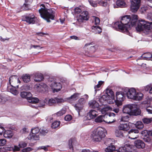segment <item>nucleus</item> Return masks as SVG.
I'll return each mask as SVG.
<instances>
[{"instance_id": "obj_55", "label": "nucleus", "mask_w": 152, "mask_h": 152, "mask_svg": "<svg viewBox=\"0 0 152 152\" xmlns=\"http://www.w3.org/2000/svg\"><path fill=\"white\" fill-rule=\"evenodd\" d=\"M27 144L25 142H21L19 144L20 148H23L26 146Z\"/></svg>"}, {"instance_id": "obj_50", "label": "nucleus", "mask_w": 152, "mask_h": 152, "mask_svg": "<svg viewBox=\"0 0 152 152\" xmlns=\"http://www.w3.org/2000/svg\"><path fill=\"white\" fill-rule=\"evenodd\" d=\"M121 130H117L115 131V135L116 137H120L123 136V134L120 131Z\"/></svg>"}, {"instance_id": "obj_46", "label": "nucleus", "mask_w": 152, "mask_h": 152, "mask_svg": "<svg viewBox=\"0 0 152 152\" xmlns=\"http://www.w3.org/2000/svg\"><path fill=\"white\" fill-rule=\"evenodd\" d=\"M66 112V110L65 108L59 111L58 112L56 113V115L57 116H59L63 115L64 114H65Z\"/></svg>"}, {"instance_id": "obj_10", "label": "nucleus", "mask_w": 152, "mask_h": 152, "mask_svg": "<svg viewBox=\"0 0 152 152\" xmlns=\"http://www.w3.org/2000/svg\"><path fill=\"white\" fill-rule=\"evenodd\" d=\"M107 118V115L106 114L104 115H101L98 116L95 119V121L97 123H102L103 122L108 124H110L113 122L115 120H113L112 121L107 120L106 118Z\"/></svg>"}, {"instance_id": "obj_38", "label": "nucleus", "mask_w": 152, "mask_h": 152, "mask_svg": "<svg viewBox=\"0 0 152 152\" xmlns=\"http://www.w3.org/2000/svg\"><path fill=\"white\" fill-rule=\"evenodd\" d=\"M136 127L139 129H142L144 126V125L142 122L141 121H138L135 124Z\"/></svg>"}, {"instance_id": "obj_53", "label": "nucleus", "mask_w": 152, "mask_h": 152, "mask_svg": "<svg viewBox=\"0 0 152 152\" xmlns=\"http://www.w3.org/2000/svg\"><path fill=\"white\" fill-rule=\"evenodd\" d=\"M6 142V140L4 139H0V146H3L5 145Z\"/></svg>"}, {"instance_id": "obj_14", "label": "nucleus", "mask_w": 152, "mask_h": 152, "mask_svg": "<svg viewBox=\"0 0 152 152\" xmlns=\"http://www.w3.org/2000/svg\"><path fill=\"white\" fill-rule=\"evenodd\" d=\"M37 20L36 17H35L34 15L29 14L25 17V21L29 24H34Z\"/></svg>"}, {"instance_id": "obj_24", "label": "nucleus", "mask_w": 152, "mask_h": 152, "mask_svg": "<svg viewBox=\"0 0 152 152\" xmlns=\"http://www.w3.org/2000/svg\"><path fill=\"white\" fill-rule=\"evenodd\" d=\"M92 28V32L95 34H99L102 31V29L99 26H94Z\"/></svg>"}, {"instance_id": "obj_62", "label": "nucleus", "mask_w": 152, "mask_h": 152, "mask_svg": "<svg viewBox=\"0 0 152 152\" xmlns=\"http://www.w3.org/2000/svg\"><path fill=\"white\" fill-rule=\"evenodd\" d=\"M106 115H107V118L108 120H109V119H110V118L111 116H113L115 117V115L113 113H110L109 115H108L107 114H106Z\"/></svg>"}, {"instance_id": "obj_31", "label": "nucleus", "mask_w": 152, "mask_h": 152, "mask_svg": "<svg viewBox=\"0 0 152 152\" xmlns=\"http://www.w3.org/2000/svg\"><path fill=\"white\" fill-rule=\"evenodd\" d=\"M83 105L77 103L75 106V109L78 112L79 114H80V112L83 109Z\"/></svg>"}, {"instance_id": "obj_40", "label": "nucleus", "mask_w": 152, "mask_h": 152, "mask_svg": "<svg viewBox=\"0 0 152 152\" xmlns=\"http://www.w3.org/2000/svg\"><path fill=\"white\" fill-rule=\"evenodd\" d=\"M129 117L127 115H122L120 119V121L127 122L129 121Z\"/></svg>"}, {"instance_id": "obj_47", "label": "nucleus", "mask_w": 152, "mask_h": 152, "mask_svg": "<svg viewBox=\"0 0 152 152\" xmlns=\"http://www.w3.org/2000/svg\"><path fill=\"white\" fill-rule=\"evenodd\" d=\"M49 147V146L48 145L46 146H42L39 147L37 148V149L39 150L43 149L45 151H47L48 150V148Z\"/></svg>"}, {"instance_id": "obj_52", "label": "nucleus", "mask_w": 152, "mask_h": 152, "mask_svg": "<svg viewBox=\"0 0 152 152\" xmlns=\"http://www.w3.org/2000/svg\"><path fill=\"white\" fill-rule=\"evenodd\" d=\"M20 89L22 90H26L27 91L30 89V87L29 86L27 85H24L22 86Z\"/></svg>"}, {"instance_id": "obj_48", "label": "nucleus", "mask_w": 152, "mask_h": 152, "mask_svg": "<svg viewBox=\"0 0 152 152\" xmlns=\"http://www.w3.org/2000/svg\"><path fill=\"white\" fill-rule=\"evenodd\" d=\"M48 132V130L45 128L40 129V134L43 135H45Z\"/></svg>"}, {"instance_id": "obj_6", "label": "nucleus", "mask_w": 152, "mask_h": 152, "mask_svg": "<svg viewBox=\"0 0 152 152\" xmlns=\"http://www.w3.org/2000/svg\"><path fill=\"white\" fill-rule=\"evenodd\" d=\"M40 129L38 127L32 128L31 132L28 137V140H39V139Z\"/></svg>"}, {"instance_id": "obj_54", "label": "nucleus", "mask_w": 152, "mask_h": 152, "mask_svg": "<svg viewBox=\"0 0 152 152\" xmlns=\"http://www.w3.org/2000/svg\"><path fill=\"white\" fill-rule=\"evenodd\" d=\"M33 150V149L30 147H28L22 150V152H28Z\"/></svg>"}, {"instance_id": "obj_3", "label": "nucleus", "mask_w": 152, "mask_h": 152, "mask_svg": "<svg viewBox=\"0 0 152 152\" xmlns=\"http://www.w3.org/2000/svg\"><path fill=\"white\" fill-rule=\"evenodd\" d=\"M152 28V22H146L144 20H139L136 27V30L140 31L144 30H150Z\"/></svg>"}, {"instance_id": "obj_49", "label": "nucleus", "mask_w": 152, "mask_h": 152, "mask_svg": "<svg viewBox=\"0 0 152 152\" xmlns=\"http://www.w3.org/2000/svg\"><path fill=\"white\" fill-rule=\"evenodd\" d=\"M80 95V94L79 93H75L73 95H72L70 98L73 100L77 99L79 96Z\"/></svg>"}, {"instance_id": "obj_57", "label": "nucleus", "mask_w": 152, "mask_h": 152, "mask_svg": "<svg viewBox=\"0 0 152 152\" xmlns=\"http://www.w3.org/2000/svg\"><path fill=\"white\" fill-rule=\"evenodd\" d=\"M149 105L146 102H143L141 104V106L143 108H145L147 110V108L148 107V106Z\"/></svg>"}, {"instance_id": "obj_13", "label": "nucleus", "mask_w": 152, "mask_h": 152, "mask_svg": "<svg viewBox=\"0 0 152 152\" xmlns=\"http://www.w3.org/2000/svg\"><path fill=\"white\" fill-rule=\"evenodd\" d=\"M138 133L139 131L137 129H131L129 132V137L131 139H136L139 137Z\"/></svg>"}, {"instance_id": "obj_39", "label": "nucleus", "mask_w": 152, "mask_h": 152, "mask_svg": "<svg viewBox=\"0 0 152 152\" xmlns=\"http://www.w3.org/2000/svg\"><path fill=\"white\" fill-rule=\"evenodd\" d=\"M16 88H17L12 87L10 88V92L15 95H16L19 93L18 91L16 89Z\"/></svg>"}, {"instance_id": "obj_29", "label": "nucleus", "mask_w": 152, "mask_h": 152, "mask_svg": "<svg viewBox=\"0 0 152 152\" xmlns=\"http://www.w3.org/2000/svg\"><path fill=\"white\" fill-rule=\"evenodd\" d=\"M23 81L25 83H27L30 81V76L28 74L23 75L21 77Z\"/></svg>"}, {"instance_id": "obj_43", "label": "nucleus", "mask_w": 152, "mask_h": 152, "mask_svg": "<svg viewBox=\"0 0 152 152\" xmlns=\"http://www.w3.org/2000/svg\"><path fill=\"white\" fill-rule=\"evenodd\" d=\"M142 121L144 124H148L152 121L151 118H144L142 119Z\"/></svg>"}, {"instance_id": "obj_17", "label": "nucleus", "mask_w": 152, "mask_h": 152, "mask_svg": "<svg viewBox=\"0 0 152 152\" xmlns=\"http://www.w3.org/2000/svg\"><path fill=\"white\" fill-rule=\"evenodd\" d=\"M134 144L135 146L138 148H143L145 147L144 143L140 140H137L135 141Z\"/></svg>"}, {"instance_id": "obj_33", "label": "nucleus", "mask_w": 152, "mask_h": 152, "mask_svg": "<svg viewBox=\"0 0 152 152\" xmlns=\"http://www.w3.org/2000/svg\"><path fill=\"white\" fill-rule=\"evenodd\" d=\"M44 101L46 103L49 105H52L56 103V100L54 99H45L44 100Z\"/></svg>"}, {"instance_id": "obj_11", "label": "nucleus", "mask_w": 152, "mask_h": 152, "mask_svg": "<svg viewBox=\"0 0 152 152\" xmlns=\"http://www.w3.org/2000/svg\"><path fill=\"white\" fill-rule=\"evenodd\" d=\"M125 90L128 98L133 99L136 92L135 89L134 88H131L129 89H125Z\"/></svg>"}, {"instance_id": "obj_20", "label": "nucleus", "mask_w": 152, "mask_h": 152, "mask_svg": "<svg viewBox=\"0 0 152 152\" xmlns=\"http://www.w3.org/2000/svg\"><path fill=\"white\" fill-rule=\"evenodd\" d=\"M33 75L34 80L36 82H40L43 79L42 75L40 73H35Z\"/></svg>"}, {"instance_id": "obj_4", "label": "nucleus", "mask_w": 152, "mask_h": 152, "mask_svg": "<svg viewBox=\"0 0 152 152\" xmlns=\"http://www.w3.org/2000/svg\"><path fill=\"white\" fill-rule=\"evenodd\" d=\"M92 135L94 140L99 142L100 141L102 138L104 137L105 134L103 129L99 127L93 131Z\"/></svg>"}, {"instance_id": "obj_61", "label": "nucleus", "mask_w": 152, "mask_h": 152, "mask_svg": "<svg viewBox=\"0 0 152 152\" xmlns=\"http://www.w3.org/2000/svg\"><path fill=\"white\" fill-rule=\"evenodd\" d=\"M103 82L102 81H99L98 82V83L97 85H96V86L94 87V88L95 89V91L96 90V88H99L102 85Z\"/></svg>"}, {"instance_id": "obj_19", "label": "nucleus", "mask_w": 152, "mask_h": 152, "mask_svg": "<svg viewBox=\"0 0 152 152\" xmlns=\"http://www.w3.org/2000/svg\"><path fill=\"white\" fill-rule=\"evenodd\" d=\"M107 0H103L102 1H98L99 4L101 6L103 7H107L106 12L107 13H109L110 12L109 5L107 3Z\"/></svg>"}, {"instance_id": "obj_51", "label": "nucleus", "mask_w": 152, "mask_h": 152, "mask_svg": "<svg viewBox=\"0 0 152 152\" xmlns=\"http://www.w3.org/2000/svg\"><path fill=\"white\" fill-rule=\"evenodd\" d=\"M55 98L56 100V102L58 104H59L64 102V100L62 98H59L57 97Z\"/></svg>"}, {"instance_id": "obj_60", "label": "nucleus", "mask_w": 152, "mask_h": 152, "mask_svg": "<svg viewBox=\"0 0 152 152\" xmlns=\"http://www.w3.org/2000/svg\"><path fill=\"white\" fill-rule=\"evenodd\" d=\"M123 101H120L118 100V99H116V101H115V104L118 106H119L122 105V102Z\"/></svg>"}, {"instance_id": "obj_32", "label": "nucleus", "mask_w": 152, "mask_h": 152, "mask_svg": "<svg viewBox=\"0 0 152 152\" xmlns=\"http://www.w3.org/2000/svg\"><path fill=\"white\" fill-rule=\"evenodd\" d=\"M115 147L113 145H109L105 149V151L106 152H116L115 151Z\"/></svg>"}, {"instance_id": "obj_41", "label": "nucleus", "mask_w": 152, "mask_h": 152, "mask_svg": "<svg viewBox=\"0 0 152 152\" xmlns=\"http://www.w3.org/2000/svg\"><path fill=\"white\" fill-rule=\"evenodd\" d=\"M60 124V121H55L52 124L51 127L53 129H56L59 126Z\"/></svg>"}, {"instance_id": "obj_44", "label": "nucleus", "mask_w": 152, "mask_h": 152, "mask_svg": "<svg viewBox=\"0 0 152 152\" xmlns=\"http://www.w3.org/2000/svg\"><path fill=\"white\" fill-rule=\"evenodd\" d=\"M109 98V97L107 94L103 95L101 98L100 99V100L101 101H107V100Z\"/></svg>"}, {"instance_id": "obj_34", "label": "nucleus", "mask_w": 152, "mask_h": 152, "mask_svg": "<svg viewBox=\"0 0 152 152\" xmlns=\"http://www.w3.org/2000/svg\"><path fill=\"white\" fill-rule=\"evenodd\" d=\"M91 43H88L86 44L85 45L84 47L85 48H89L93 52H94L96 50L95 47L94 46H91Z\"/></svg>"}, {"instance_id": "obj_27", "label": "nucleus", "mask_w": 152, "mask_h": 152, "mask_svg": "<svg viewBox=\"0 0 152 152\" xmlns=\"http://www.w3.org/2000/svg\"><path fill=\"white\" fill-rule=\"evenodd\" d=\"M116 99L120 101H123L124 97V94L120 92H117L116 95Z\"/></svg>"}, {"instance_id": "obj_21", "label": "nucleus", "mask_w": 152, "mask_h": 152, "mask_svg": "<svg viewBox=\"0 0 152 152\" xmlns=\"http://www.w3.org/2000/svg\"><path fill=\"white\" fill-rule=\"evenodd\" d=\"M118 129L119 130L127 131L130 128V126L127 123L121 124L118 126Z\"/></svg>"}, {"instance_id": "obj_56", "label": "nucleus", "mask_w": 152, "mask_h": 152, "mask_svg": "<svg viewBox=\"0 0 152 152\" xmlns=\"http://www.w3.org/2000/svg\"><path fill=\"white\" fill-rule=\"evenodd\" d=\"M113 139L109 138L107 139L105 141V143L108 145L111 144L113 142Z\"/></svg>"}, {"instance_id": "obj_2", "label": "nucleus", "mask_w": 152, "mask_h": 152, "mask_svg": "<svg viewBox=\"0 0 152 152\" xmlns=\"http://www.w3.org/2000/svg\"><path fill=\"white\" fill-rule=\"evenodd\" d=\"M41 8L39 10L41 17L46 20L48 22H50V19L54 20L55 12L51 9H48L43 4L40 5Z\"/></svg>"}, {"instance_id": "obj_45", "label": "nucleus", "mask_w": 152, "mask_h": 152, "mask_svg": "<svg viewBox=\"0 0 152 152\" xmlns=\"http://www.w3.org/2000/svg\"><path fill=\"white\" fill-rule=\"evenodd\" d=\"M92 18L94 20V21L95 24L96 25H98L100 22V20L99 18H98L95 16H93Z\"/></svg>"}, {"instance_id": "obj_7", "label": "nucleus", "mask_w": 152, "mask_h": 152, "mask_svg": "<svg viewBox=\"0 0 152 152\" xmlns=\"http://www.w3.org/2000/svg\"><path fill=\"white\" fill-rule=\"evenodd\" d=\"M10 84L12 87L18 88L20 81L16 76H12L9 78Z\"/></svg>"}, {"instance_id": "obj_42", "label": "nucleus", "mask_w": 152, "mask_h": 152, "mask_svg": "<svg viewBox=\"0 0 152 152\" xmlns=\"http://www.w3.org/2000/svg\"><path fill=\"white\" fill-rule=\"evenodd\" d=\"M90 5L93 7H96L97 6V3L96 1L94 0H89L88 1Z\"/></svg>"}, {"instance_id": "obj_63", "label": "nucleus", "mask_w": 152, "mask_h": 152, "mask_svg": "<svg viewBox=\"0 0 152 152\" xmlns=\"http://www.w3.org/2000/svg\"><path fill=\"white\" fill-rule=\"evenodd\" d=\"M75 13L78 14L81 12V10L79 7H76L75 9Z\"/></svg>"}, {"instance_id": "obj_35", "label": "nucleus", "mask_w": 152, "mask_h": 152, "mask_svg": "<svg viewBox=\"0 0 152 152\" xmlns=\"http://www.w3.org/2000/svg\"><path fill=\"white\" fill-rule=\"evenodd\" d=\"M116 4L118 6L120 7H124L126 5L125 0H117Z\"/></svg>"}, {"instance_id": "obj_22", "label": "nucleus", "mask_w": 152, "mask_h": 152, "mask_svg": "<svg viewBox=\"0 0 152 152\" xmlns=\"http://www.w3.org/2000/svg\"><path fill=\"white\" fill-rule=\"evenodd\" d=\"M131 21V26H134L137 23L138 19V16L137 15H133L130 17Z\"/></svg>"}, {"instance_id": "obj_23", "label": "nucleus", "mask_w": 152, "mask_h": 152, "mask_svg": "<svg viewBox=\"0 0 152 152\" xmlns=\"http://www.w3.org/2000/svg\"><path fill=\"white\" fill-rule=\"evenodd\" d=\"M89 107L93 108H98L99 106V104L95 100H92L89 102L88 103Z\"/></svg>"}, {"instance_id": "obj_8", "label": "nucleus", "mask_w": 152, "mask_h": 152, "mask_svg": "<svg viewBox=\"0 0 152 152\" xmlns=\"http://www.w3.org/2000/svg\"><path fill=\"white\" fill-rule=\"evenodd\" d=\"M131 10L133 12H136L139 9L140 3V0H130Z\"/></svg>"}, {"instance_id": "obj_59", "label": "nucleus", "mask_w": 152, "mask_h": 152, "mask_svg": "<svg viewBox=\"0 0 152 152\" xmlns=\"http://www.w3.org/2000/svg\"><path fill=\"white\" fill-rule=\"evenodd\" d=\"M85 103V100L84 99L81 98L79 99L77 104H80L83 105V104Z\"/></svg>"}, {"instance_id": "obj_26", "label": "nucleus", "mask_w": 152, "mask_h": 152, "mask_svg": "<svg viewBox=\"0 0 152 152\" xmlns=\"http://www.w3.org/2000/svg\"><path fill=\"white\" fill-rule=\"evenodd\" d=\"M13 135V134L11 130H5L4 133V137L7 138H10L12 137Z\"/></svg>"}, {"instance_id": "obj_64", "label": "nucleus", "mask_w": 152, "mask_h": 152, "mask_svg": "<svg viewBox=\"0 0 152 152\" xmlns=\"http://www.w3.org/2000/svg\"><path fill=\"white\" fill-rule=\"evenodd\" d=\"M147 111L148 113L152 114V107L149 106L147 108Z\"/></svg>"}, {"instance_id": "obj_30", "label": "nucleus", "mask_w": 152, "mask_h": 152, "mask_svg": "<svg viewBox=\"0 0 152 152\" xmlns=\"http://www.w3.org/2000/svg\"><path fill=\"white\" fill-rule=\"evenodd\" d=\"M142 57L147 60L152 61V54L150 53H144L142 56Z\"/></svg>"}, {"instance_id": "obj_12", "label": "nucleus", "mask_w": 152, "mask_h": 152, "mask_svg": "<svg viewBox=\"0 0 152 152\" xmlns=\"http://www.w3.org/2000/svg\"><path fill=\"white\" fill-rule=\"evenodd\" d=\"M133 146L130 145L126 144L124 147H120L116 152H132L133 150Z\"/></svg>"}, {"instance_id": "obj_36", "label": "nucleus", "mask_w": 152, "mask_h": 152, "mask_svg": "<svg viewBox=\"0 0 152 152\" xmlns=\"http://www.w3.org/2000/svg\"><path fill=\"white\" fill-rule=\"evenodd\" d=\"M112 108L110 106H107L104 108L101 109L100 111L102 114H104L105 115L106 112L108 110H112Z\"/></svg>"}, {"instance_id": "obj_5", "label": "nucleus", "mask_w": 152, "mask_h": 152, "mask_svg": "<svg viewBox=\"0 0 152 152\" xmlns=\"http://www.w3.org/2000/svg\"><path fill=\"white\" fill-rule=\"evenodd\" d=\"M133 106L132 104H129L125 105L123 107L122 112L124 113L128 114L130 115H137L140 114V111L139 110H135L133 112Z\"/></svg>"}, {"instance_id": "obj_25", "label": "nucleus", "mask_w": 152, "mask_h": 152, "mask_svg": "<svg viewBox=\"0 0 152 152\" xmlns=\"http://www.w3.org/2000/svg\"><path fill=\"white\" fill-rule=\"evenodd\" d=\"M143 97V95L142 93L140 92H136L133 100L136 101L141 100L142 99Z\"/></svg>"}, {"instance_id": "obj_28", "label": "nucleus", "mask_w": 152, "mask_h": 152, "mask_svg": "<svg viewBox=\"0 0 152 152\" xmlns=\"http://www.w3.org/2000/svg\"><path fill=\"white\" fill-rule=\"evenodd\" d=\"M107 95L112 99H115V96L113 92L111 90L107 89L106 90Z\"/></svg>"}, {"instance_id": "obj_58", "label": "nucleus", "mask_w": 152, "mask_h": 152, "mask_svg": "<svg viewBox=\"0 0 152 152\" xmlns=\"http://www.w3.org/2000/svg\"><path fill=\"white\" fill-rule=\"evenodd\" d=\"M72 119V116L70 115H67L65 116L64 118L65 120L67 121H70Z\"/></svg>"}, {"instance_id": "obj_16", "label": "nucleus", "mask_w": 152, "mask_h": 152, "mask_svg": "<svg viewBox=\"0 0 152 152\" xmlns=\"http://www.w3.org/2000/svg\"><path fill=\"white\" fill-rule=\"evenodd\" d=\"M98 115L97 112L94 110H91L87 113V116L89 119H91L95 118Z\"/></svg>"}, {"instance_id": "obj_18", "label": "nucleus", "mask_w": 152, "mask_h": 152, "mask_svg": "<svg viewBox=\"0 0 152 152\" xmlns=\"http://www.w3.org/2000/svg\"><path fill=\"white\" fill-rule=\"evenodd\" d=\"M21 97L23 98H26L27 100L31 96H32L31 93L29 92L23 91L21 92L20 94Z\"/></svg>"}, {"instance_id": "obj_1", "label": "nucleus", "mask_w": 152, "mask_h": 152, "mask_svg": "<svg viewBox=\"0 0 152 152\" xmlns=\"http://www.w3.org/2000/svg\"><path fill=\"white\" fill-rule=\"evenodd\" d=\"M130 20V16H124L121 18L120 22H117L114 23L113 27L116 28H118L123 32H127L131 25V23H129Z\"/></svg>"}, {"instance_id": "obj_9", "label": "nucleus", "mask_w": 152, "mask_h": 152, "mask_svg": "<svg viewBox=\"0 0 152 152\" xmlns=\"http://www.w3.org/2000/svg\"><path fill=\"white\" fill-rule=\"evenodd\" d=\"M49 84L53 92L58 91L60 90L62 87L61 85L60 82H58L55 81H51Z\"/></svg>"}, {"instance_id": "obj_15", "label": "nucleus", "mask_w": 152, "mask_h": 152, "mask_svg": "<svg viewBox=\"0 0 152 152\" xmlns=\"http://www.w3.org/2000/svg\"><path fill=\"white\" fill-rule=\"evenodd\" d=\"M88 11L83 12L79 16L77 19L78 21L79 22H82L83 20H87L88 18Z\"/></svg>"}, {"instance_id": "obj_37", "label": "nucleus", "mask_w": 152, "mask_h": 152, "mask_svg": "<svg viewBox=\"0 0 152 152\" xmlns=\"http://www.w3.org/2000/svg\"><path fill=\"white\" fill-rule=\"evenodd\" d=\"M32 96H31V98H29L28 100L29 103L33 104H36L39 101V99L37 98H33L32 97Z\"/></svg>"}]
</instances>
